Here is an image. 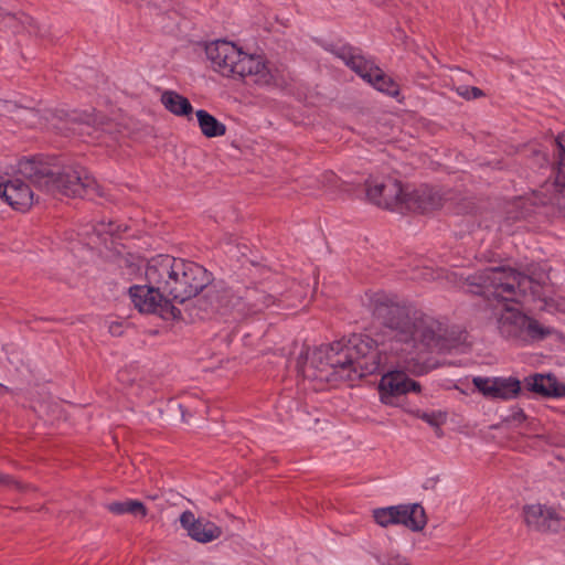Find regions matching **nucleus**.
Segmentation results:
<instances>
[{
  "mask_svg": "<svg viewBox=\"0 0 565 565\" xmlns=\"http://www.w3.org/2000/svg\"><path fill=\"white\" fill-rule=\"evenodd\" d=\"M373 315L383 326L381 340L367 334H352L345 341L310 351L302 348L296 369L303 380H326L329 371L348 381L364 377L375 372L383 373L379 392L384 404H393L395 397L411 392L419 393L420 384L407 373L420 375L426 372L424 355L444 352L451 345L446 338V328L436 319L409 310L385 295H376Z\"/></svg>",
  "mask_w": 565,
  "mask_h": 565,
  "instance_id": "f257e3e1",
  "label": "nucleus"
},
{
  "mask_svg": "<svg viewBox=\"0 0 565 565\" xmlns=\"http://www.w3.org/2000/svg\"><path fill=\"white\" fill-rule=\"evenodd\" d=\"M462 279L461 288L487 299H495L494 307L498 330L502 337L520 343H529L545 337L547 331L537 321L523 315L510 302H519L521 297L539 294L541 285L548 276L545 269L539 273L534 266L527 268V275H522L511 268H486Z\"/></svg>",
  "mask_w": 565,
  "mask_h": 565,
  "instance_id": "f03ea898",
  "label": "nucleus"
},
{
  "mask_svg": "<svg viewBox=\"0 0 565 565\" xmlns=\"http://www.w3.org/2000/svg\"><path fill=\"white\" fill-rule=\"evenodd\" d=\"M145 277L147 282L159 286L170 301L181 303L195 297L211 281L209 271L201 265L170 255H157L149 259Z\"/></svg>",
  "mask_w": 565,
  "mask_h": 565,
  "instance_id": "7ed1b4c3",
  "label": "nucleus"
},
{
  "mask_svg": "<svg viewBox=\"0 0 565 565\" xmlns=\"http://www.w3.org/2000/svg\"><path fill=\"white\" fill-rule=\"evenodd\" d=\"M19 171L53 195L81 196L95 185V179L78 164L60 168L49 161L28 159L20 162Z\"/></svg>",
  "mask_w": 565,
  "mask_h": 565,
  "instance_id": "20e7f679",
  "label": "nucleus"
},
{
  "mask_svg": "<svg viewBox=\"0 0 565 565\" xmlns=\"http://www.w3.org/2000/svg\"><path fill=\"white\" fill-rule=\"evenodd\" d=\"M205 53L213 70L222 76L249 79L257 85H269L274 81V75L262 55L249 54L234 42H211L206 45Z\"/></svg>",
  "mask_w": 565,
  "mask_h": 565,
  "instance_id": "39448f33",
  "label": "nucleus"
},
{
  "mask_svg": "<svg viewBox=\"0 0 565 565\" xmlns=\"http://www.w3.org/2000/svg\"><path fill=\"white\" fill-rule=\"evenodd\" d=\"M332 52L377 90L390 96L398 95V85L386 76L372 61L365 58L358 49L341 45L337 46Z\"/></svg>",
  "mask_w": 565,
  "mask_h": 565,
  "instance_id": "423d86ee",
  "label": "nucleus"
},
{
  "mask_svg": "<svg viewBox=\"0 0 565 565\" xmlns=\"http://www.w3.org/2000/svg\"><path fill=\"white\" fill-rule=\"evenodd\" d=\"M555 177L535 191L542 204L556 205L565 216V131L554 141Z\"/></svg>",
  "mask_w": 565,
  "mask_h": 565,
  "instance_id": "0eeeda50",
  "label": "nucleus"
},
{
  "mask_svg": "<svg viewBox=\"0 0 565 565\" xmlns=\"http://www.w3.org/2000/svg\"><path fill=\"white\" fill-rule=\"evenodd\" d=\"M52 127L61 132H72L79 136H88L99 139L102 134L106 131L108 122L95 114L72 111H57L54 115Z\"/></svg>",
  "mask_w": 565,
  "mask_h": 565,
  "instance_id": "6e6552de",
  "label": "nucleus"
},
{
  "mask_svg": "<svg viewBox=\"0 0 565 565\" xmlns=\"http://www.w3.org/2000/svg\"><path fill=\"white\" fill-rule=\"evenodd\" d=\"M366 195L377 206L404 212L409 188H404L399 181L392 178L372 180L366 182Z\"/></svg>",
  "mask_w": 565,
  "mask_h": 565,
  "instance_id": "1a4fd4ad",
  "label": "nucleus"
},
{
  "mask_svg": "<svg viewBox=\"0 0 565 565\" xmlns=\"http://www.w3.org/2000/svg\"><path fill=\"white\" fill-rule=\"evenodd\" d=\"M129 297L134 307L141 313H157L162 317L166 315L175 317L178 313L169 296L154 284L131 286Z\"/></svg>",
  "mask_w": 565,
  "mask_h": 565,
  "instance_id": "9d476101",
  "label": "nucleus"
},
{
  "mask_svg": "<svg viewBox=\"0 0 565 565\" xmlns=\"http://www.w3.org/2000/svg\"><path fill=\"white\" fill-rule=\"evenodd\" d=\"M373 519L382 527L403 524L413 531H420L426 524L425 511L419 504H401L373 510Z\"/></svg>",
  "mask_w": 565,
  "mask_h": 565,
  "instance_id": "9b49d317",
  "label": "nucleus"
},
{
  "mask_svg": "<svg viewBox=\"0 0 565 565\" xmlns=\"http://www.w3.org/2000/svg\"><path fill=\"white\" fill-rule=\"evenodd\" d=\"M524 519L529 526L539 531L558 532L565 529V512L551 505H526Z\"/></svg>",
  "mask_w": 565,
  "mask_h": 565,
  "instance_id": "f8f14e48",
  "label": "nucleus"
},
{
  "mask_svg": "<svg viewBox=\"0 0 565 565\" xmlns=\"http://www.w3.org/2000/svg\"><path fill=\"white\" fill-rule=\"evenodd\" d=\"M476 388L483 396L493 399L509 401L519 396L521 392V382L512 376L509 377H482L472 379Z\"/></svg>",
  "mask_w": 565,
  "mask_h": 565,
  "instance_id": "ddd939ff",
  "label": "nucleus"
},
{
  "mask_svg": "<svg viewBox=\"0 0 565 565\" xmlns=\"http://www.w3.org/2000/svg\"><path fill=\"white\" fill-rule=\"evenodd\" d=\"M0 198L19 211H26L33 204L34 194L28 183L17 178L4 180L1 177Z\"/></svg>",
  "mask_w": 565,
  "mask_h": 565,
  "instance_id": "4468645a",
  "label": "nucleus"
},
{
  "mask_svg": "<svg viewBox=\"0 0 565 565\" xmlns=\"http://www.w3.org/2000/svg\"><path fill=\"white\" fill-rule=\"evenodd\" d=\"M181 526L188 535L200 543H210L217 540L222 530L215 523L203 518H195L191 511H184L180 516Z\"/></svg>",
  "mask_w": 565,
  "mask_h": 565,
  "instance_id": "2eb2a0df",
  "label": "nucleus"
},
{
  "mask_svg": "<svg viewBox=\"0 0 565 565\" xmlns=\"http://www.w3.org/2000/svg\"><path fill=\"white\" fill-rule=\"evenodd\" d=\"M443 204L444 198L439 190L423 185L418 189H409L406 211L426 213L443 206Z\"/></svg>",
  "mask_w": 565,
  "mask_h": 565,
  "instance_id": "dca6fc26",
  "label": "nucleus"
},
{
  "mask_svg": "<svg viewBox=\"0 0 565 565\" xmlns=\"http://www.w3.org/2000/svg\"><path fill=\"white\" fill-rule=\"evenodd\" d=\"M525 386L543 396L559 397L565 394V387L552 375L534 374L525 379Z\"/></svg>",
  "mask_w": 565,
  "mask_h": 565,
  "instance_id": "f3484780",
  "label": "nucleus"
},
{
  "mask_svg": "<svg viewBox=\"0 0 565 565\" xmlns=\"http://www.w3.org/2000/svg\"><path fill=\"white\" fill-rule=\"evenodd\" d=\"M0 24H3L4 28L12 29L13 32L26 31L32 35H42L33 18L25 13H20L19 15L12 14L1 7Z\"/></svg>",
  "mask_w": 565,
  "mask_h": 565,
  "instance_id": "a211bd4d",
  "label": "nucleus"
},
{
  "mask_svg": "<svg viewBox=\"0 0 565 565\" xmlns=\"http://www.w3.org/2000/svg\"><path fill=\"white\" fill-rule=\"evenodd\" d=\"M163 106L175 116H189L193 107L188 98L173 90H166L161 95Z\"/></svg>",
  "mask_w": 565,
  "mask_h": 565,
  "instance_id": "6ab92c4d",
  "label": "nucleus"
},
{
  "mask_svg": "<svg viewBox=\"0 0 565 565\" xmlns=\"http://www.w3.org/2000/svg\"><path fill=\"white\" fill-rule=\"evenodd\" d=\"M201 132L207 138L222 137L226 134V126L218 121L206 110L195 113Z\"/></svg>",
  "mask_w": 565,
  "mask_h": 565,
  "instance_id": "aec40b11",
  "label": "nucleus"
},
{
  "mask_svg": "<svg viewBox=\"0 0 565 565\" xmlns=\"http://www.w3.org/2000/svg\"><path fill=\"white\" fill-rule=\"evenodd\" d=\"M107 509L109 512L121 515L125 513L132 514L135 516H145L147 513V510L142 502L138 500H125V501H116L107 504Z\"/></svg>",
  "mask_w": 565,
  "mask_h": 565,
  "instance_id": "412c9836",
  "label": "nucleus"
},
{
  "mask_svg": "<svg viewBox=\"0 0 565 565\" xmlns=\"http://www.w3.org/2000/svg\"><path fill=\"white\" fill-rule=\"evenodd\" d=\"M420 418L431 426H440L446 420V415L441 412L423 413Z\"/></svg>",
  "mask_w": 565,
  "mask_h": 565,
  "instance_id": "4be33fe9",
  "label": "nucleus"
},
{
  "mask_svg": "<svg viewBox=\"0 0 565 565\" xmlns=\"http://www.w3.org/2000/svg\"><path fill=\"white\" fill-rule=\"evenodd\" d=\"M457 92L460 96L465 97L466 99H475L482 96V92L478 87L460 86L458 87Z\"/></svg>",
  "mask_w": 565,
  "mask_h": 565,
  "instance_id": "5701e85b",
  "label": "nucleus"
},
{
  "mask_svg": "<svg viewBox=\"0 0 565 565\" xmlns=\"http://www.w3.org/2000/svg\"><path fill=\"white\" fill-rule=\"evenodd\" d=\"M383 565H409L405 557L397 553L390 552L382 561Z\"/></svg>",
  "mask_w": 565,
  "mask_h": 565,
  "instance_id": "b1692460",
  "label": "nucleus"
},
{
  "mask_svg": "<svg viewBox=\"0 0 565 565\" xmlns=\"http://www.w3.org/2000/svg\"><path fill=\"white\" fill-rule=\"evenodd\" d=\"M226 298V295L215 296L214 300L210 302L211 309L215 311H221L222 308L227 305Z\"/></svg>",
  "mask_w": 565,
  "mask_h": 565,
  "instance_id": "393cba45",
  "label": "nucleus"
},
{
  "mask_svg": "<svg viewBox=\"0 0 565 565\" xmlns=\"http://www.w3.org/2000/svg\"><path fill=\"white\" fill-rule=\"evenodd\" d=\"M443 273H444L443 270L434 271L433 269L425 267L423 269V273L420 274V276H414V278L436 279V278H440Z\"/></svg>",
  "mask_w": 565,
  "mask_h": 565,
  "instance_id": "a878e982",
  "label": "nucleus"
},
{
  "mask_svg": "<svg viewBox=\"0 0 565 565\" xmlns=\"http://www.w3.org/2000/svg\"><path fill=\"white\" fill-rule=\"evenodd\" d=\"M525 417H526V416H525V414H524V412H523L522 409H518V411H516V412H514V413H513V415H512L513 420H514V422H519V423H520V422H522V420H524V419H525Z\"/></svg>",
  "mask_w": 565,
  "mask_h": 565,
  "instance_id": "bb28decb",
  "label": "nucleus"
},
{
  "mask_svg": "<svg viewBox=\"0 0 565 565\" xmlns=\"http://www.w3.org/2000/svg\"><path fill=\"white\" fill-rule=\"evenodd\" d=\"M116 231H117V227L113 223H109L108 227L105 232L113 235Z\"/></svg>",
  "mask_w": 565,
  "mask_h": 565,
  "instance_id": "cd10ccee",
  "label": "nucleus"
},
{
  "mask_svg": "<svg viewBox=\"0 0 565 565\" xmlns=\"http://www.w3.org/2000/svg\"><path fill=\"white\" fill-rule=\"evenodd\" d=\"M9 482L10 478L0 473V483L8 484Z\"/></svg>",
  "mask_w": 565,
  "mask_h": 565,
  "instance_id": "c85d7f7f",
  "label": "nucleus"
},
{
  "mask_svg": "<svg viewBox=\"0 0 565 565\" xmlns=\"http://www.w3.org/2000/svg\"><path fill=\"white\" fill-rule=\"evenodd\" d=\"M447 278L451 279V281H454L455 284H458L457 282L458 275L456 273H451L450 275H447Z\"/></svg>",
  "mask_w": 565,
  "mask_h": 565,
  "instance_id": "c756f323",
  "label": "nucleus"
},
{
  "mask_svg": "<svg viewBox=\"0 0 565 565\" xmlns=\"http://www.w3.org/2000/svg\"><path fill=\"white\" fill-rule=\"evenodd\" d=\"M271 303V296H264V306L268 307Z\"/></svg>",
  "mask_w": 565,
  "mask_h": 565,
  "instance_id": "7c9ffc66",
  "label": "nucleus"
}]
</instances>
